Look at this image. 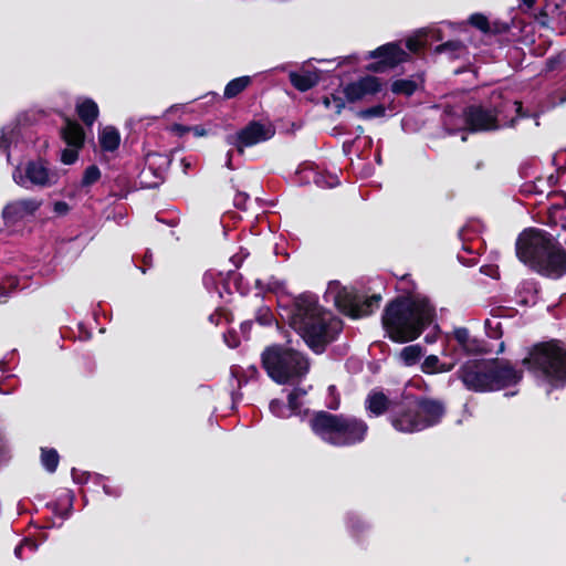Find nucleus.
Wrapping results in <instances>:
<instances>
[{
	"label": "nucleus",
	"mask_w": 566,
	"mask_h": 566,
	"mask_svg": "<svg viewBox=\"0 0 566 566\" xmlns=\"http://www.w3.org/2000/svg\"><path fill=\"white\" fill-rule=\"evenodd\" d=\"M290 325L314 352L321 353L342 331V322L318 305L314 294H302L294 301Z\"/></svg>",
	"instance_id": "f257e3e1"
},
{
	"label": "nucleus",
	"mask_w": 566,
	"mask_h": 566,
	"mask_svg": "<svg viewBox=\"0 0 566 566\" xmlns=\"http://www.w3.org/2000/svg\"><path fill=\"white\" fill-rule=\"evenodd\" d=\"M516 255L542 275L559 279L566 273V251L542 230L522 232L516 241Z\"/></svg>",
	"instance_id": "f03ea898"
},
{
	"label": "nucleus",
	"mask_w": 566,
	"mask_h": 566,
	"mask_svg": "<svg viewBox=\"0 0 566 566\" xmlns=\"http://www.w3.org/2000/svg\"><path fill=\"white\" fill-rule=\"evenodd\" d=\"M433 308L426 298H397L387 305L382 325L389 338L397 343L416 339L432 322Z\"/></svg>",
	"instance_id": "7ed1b4c3"
},
{
	"label": "nucleus",
	"mask_w": 566,
	"mask_h": 566,
	"mask_svg": "<svg viewBox=\"0 0 566 566\" xmlns=\"http://www.w3.org/2000/svg\"><path fill=\"white\" fill-rule=\"evenodd\" d=\"M463 386L474 392H490L518 384L523 377L509 363L499 359H469L457 370Z\"/></svg>",
	"instance_id": "20e7f679"
},
{
	"label": "nucleus",
	"mask_w": 566,
	"mask_h": 566,
	"mask_svg": "<svg viewBox=\"0 0 566 566\" xmlns=\"http://www.w3.org/2000/svg\"><path fill=\"white\" fill-rule=\"evenodd\" d=\"M443 415L440 400L419 399L392 405L389 420L397 431L412 433L439 423Z\"/></svg>",
	"instance_id": "39448f33"
},
{
	"label": "nucleus",
	"mask_w": 566,
	"mask_h": 566,
	"mask_svg": "<svg viewBox=\"0 0 566 566\" xmlns=\"http://www.w3.org/2000/svg\"><path fill=\"white\" fill-rule=\"evenodd\" d=\"M523 364L552 388L566 384V349L556 340L535 345Z\"/></svg>",
	"instance_id": "423d86ee"
},
{
	"label": "nucleus",
	"mask_w": 566,
	"mask_h": 566,
	"mask_svg": "<svg viewBox=\"0 0 566 566\" xmlns=\"http://www.w3.org/2000/svg\"><path fill=\"white\" fill-rule=\"evenodd\" d=\"M262 364L270 378L279 384L302 379L310 369L307 358L289 345H273L262 354Z\"/></svg>",
	"instance_id": "0eeeda50"
},
{
	"label": "nucleus",
	"mask_w": 566,
	"mask_h": 566,
	"mask_svg": "<svg viewBox=\"0 0 566 566\" xmlns=\"http://www.w3.org/2000/svg\"><path fill=\"white\" fill-rule=\"evenodd\" d=\"M12 178L18 186L27 190L45 189L59 184L61 170L42 159L30 160L24 166L15 167Z\"/></svg>",
	"instance_id": "6e6552de"
},
{
	"label": "nucleus",
	"mask_w": 566,
	"mask_h": 566,
	"mask_svg": "<svg viewBox=\"0 0 566 566\" xmlns=\"http://www.w3.org/2000/svg\"><path fill=\"white\" fill-rule=\"evenodd\" d=\"M326 296L332 300L335 305L353 318L368 316L375 308L379 306L381 296L374 294L373 296L360 301L353 290L342 286L338 282L328 284Z\"/></svg>",
	"instance_id": "1a4fd4ad"
},
{
	"label": "nucleus",
	"mask_w": 566,
	"mask_h": 566,
	"mask_svg": "<svg viewBox=\"0 0 566 566\" xmlns=\"http://www.w3.org/2000/svg\"><path fill=\"white\" fill-rule=\"evenodd\" d=\"M275 135V128L270 123L251 122L235 134L227 137V143L234 146L240 154L244 148L266 142Z\"/></svg>",
	"instance_id": "9d476101"
},
{
	"label": "nucleus",
	"mask_w": 566,
	"mask_h": 566,
	"mask_svg": "<svg viewBox=\"0 0 566 566\" xmlns=\"http://www.w3.org/2000/svg\"><path fill=\"white\" fill-rule=\"evenodd\" d=\"M339 415L327 411L314 412L308 419V426L313 433L322 441L337 447Z\"/></svg>",
	"instance_id": "9b49d317"
},
{
	"label": "nucleus",
	"mask_w": 566,
	"mask_h": 566,
	"mask_svg": "<svg viewBox=\"0 0 566 566\" xmlns=\"http://www.w3.org/2000/svg\"><path fill=\"white\" fill-rule=\"evenodd\" d=\"M41 206L42 200L34 197L9 201L2 209V219L8 226L17 224L32 218Z\"/></svg>",
	"instance_id": "f8f14e48"
},
{
	"label": "nucleus",
	"mask_w": 566,
	"mask_h": 566,
	"mask_svg": "<svg viewBox=\"0 0 566 566\" xmlns=\"http://www.w3.org/2000/svg\"><path fill=\"white\" fill-rule=\"evenodd\" d=\"M408 53L396 43L385 44L374 51L367 52L365 59H378L376 63L368 66L374 72H384L391 69L408 59Z\"/></svg>",
	"instance_id": "ddd939ff"
},
{
	"label": "nucleus",
	"mask_w": 566,
	"mask_h": 566,
	"mask_svg": "<svg viewBox=\"0 0 566 566\" xmlns=\"http://www.w3.org/2000/svg\"><path fill=\"white\" fill-rule=\"evenodd\" d=\"M337 447H347L361 442L368 430V426L361 419L354 416L339 415Z\"/></svg>",
	"instance_id": "4468645a"
},
{
	"label": "nucleus",
	"mask_w": 566,
	"mask_h": 566,
	"mask_svg": "<svg viewBox=\"0 0 566 566\" xmlns=\"http://www.w3.org/2000/svg\"><path fill=\"white\" fill-rule=\"evenodd\" d=\"M465 123L472 132L495 130L501 127L494 109L470 106L464 112Z\"/></svg>",
	"instance_id": "2eb2a0df"
},
{
	"label": "nucleus",
	"mask_w": 566,
	"mask_h": 566,
	"mask_svg": "<svg viewBox=\"0 0 566 566\" xmlns=\"http://www.w3.org/2000/svg\"><path fill=\"white\" fill-rule=\"evenodd\" d=\"M203 285L209 292H216L220 297H223V291L231 293V283L233 281L234 289L244 294V290L238 282V275L228 271L226 274L217 270H208L203 275Z\"/></svg>",
	"instance_id": "dca6fc26"
},
{
	"label": "nucleus",
	"mask_w": 566,
	"mask_h": 566,
	"mask_svg": "<svg viewBox=\"0 0 566 566\" xmlns=\"http://www.w3.org/2000/svg\"><path fill=\"white\" fill-rule=\"evenodd\" d=\"M380 81L375 76L368 75L346 85L343 93L347 101L356 102L367 96L375 95L380 91Z\"/></svg>",
	"instance_id": "f3484780"
},
{
	"label": "nucleus",
	"mask_w": 566,
	"mask_h": 566,
	"mask_svg": "<svg viewBox=\"0 0 566 566\" xmlns=\"http://www.w3.org/2000/svg\"><path fill=\"white\" fill-rule=\"evenodd\" d=\"M452 336L455 340V346L451 349L452 354L479 355L485 352L483 343L464 327L454 328Z\"/></svg>",
	"instance_id": "a211bd4d"
},
{
	"label": "nucleus",
	"mask_w": 566,
	"mask_h": 566,
	"mask_svg": "<svg viewBox=\"0 0 566 566\" xmlns=\"http://www.w3.org/2000/svg\"><path fill=\"white\" fill-rule=\"evenodd\" d=\"M306 395L305 389L295 388L289 395V403L285 405L279 399H273L270 402V411L277 418H289L296 413L302 405L300 400Z\"/></svg>",
	"instance_id": "6ab92c4d"
},
{
	"label": "nucleus",
	"mask_w": 566,
	"mask_h": 566,
	"mask_svg": "<svg viewBox=\"0 0 566 566\" xmlns=\"http://www.w3.org/2000/svg\"><path fill=\"white\" fill-rule=\"evenodd\" d=\"M24 139V133L19 124L10 123L2 127L0 135V154L6 155L7 160L10 161L11 149L19 148Z\"/></svg>",
	"instance_id": "aec40b11"
},
{
	"label": "nucleus",
	"mask_w": 566,
	"mask_h": 566,
	"mask_svg": "<svg viewBox=\"0 0 566 566\" xmlns=\"http://www.w3.org/2000/svg\"><path fill=\"white\" fill-rule=\"evenodd\" d=\"M76 113L85 125L91 127L99 115L95 101L90 97H78L75 103Z\"/></svg>",
	"instance_id": "412c9836"
},
{
	"label": "nucleus",
	"mask_w": 566,
	"mask_h": 566,
	"mask_svg": "<svg viewBox=\"0 0 566 566\" xmlns=\"http://www.w3.org/2000/svg\"><path fill=\"white\" fill-rule=\"evenodd\" d=\"M98 145L104 153H114L120 145V134L114 126H105L98 130Z\"/></svg>",
	"instance_id": "4be33fe9"
},
{
	"label": "nucleus",
	"mask_w": 566,
	"mask_h": 566,
	"mask_svg": "<svg viewBox=\"0 0 566 566\" xmlns=\"http://www.w3.org/2000/svg\"><path fill=\"white\" fill-rule=\"evenodd\" d=\"M290 81L296 90L301 92H306L318 83L319 74L317 71L310 70H304L301 72H291Z\"/></svg>",
	"instance_id": "5701e85b"
},
{
	"label": "nucleus",
	"mask_w": 566,
	"mask_h": 566,
	"mask_svg": "<svg viewBox=\"0 0 566 566\" xmlns=\"http://www.w3.org/2000/svg\"><path fill=\"white\" fill-rule=\"evenodd\" d=\"M62 138L67 146L82 148L84 145L85 133L83 127L73 120H67L61 130Z\"/></svg>",
	"instance_id": "b1692460"
},
{
	"label": "nucleus",
	"mask_w": 566,
	"mask_h": 566,
	"mask_svg": "<svg viewBox=\"0 0 566 566\" xmlns=\"http://www.w3.org/2000/svg\"><path fill=\"white\" fill-rule=\"evenodd\" d=\"M457 363L458 359L444 363L437 355H429L421 363V371L428 375L449 373L455 367Z\"/></svg>",
	"instance_id": "393cba45"
},
{
	"label": "nucleus",
	"mask_w": 566,
	"mask_h": 566,
	"mask_svg": "<svg viewBox=\"0 0 566 566\" xmlns=\"http://www.w3.org/2000/svg\"><path fill=\"white\" fill-rule=\"evenodd\" d=\"M73 492L65 490L59 495L57 500L53 503H50L49 506L54 512V514L61 516L62 518H69L73 511Z\"/></svg>",
	"instance_id": "a878e982"
},
{
	"label": "nucleus",
	"mask_w": 566,
	"mask_h": 566,
	"mask_svg": "<svg viewBox=\"0 0 566 566\" xmlns=\"http://www.w3.org/2000/svg\"><path fill=\"white\" fill-rule=\"evenodd\" d=\"M390 401L381 391H371L366 398V408L374 416H380L391 409Z\"/></svg>",
	"instance_id": "bb28decb"
},
{
	"label": "nucleus",
	"mask_w": 566,
	"mask_h": 566,
	"mask_svg": "<svg viewBox=\"0 0 566 566\" xmlns=\"http://www.w3.org/2000/svg\"><path fill=\"white\" fill-rule=\"evenodd\" d=\"M251 82L252 77L247 75L231 80L224 87L223 97L230 99L238 96Z\"/></svg>",
	"instance_id": "cd10ccee"
},
{
	"label": "nucleus",
	"mask_w": 566,
	"mask_h": 566,
	"mask_svg": "<svg viewBox=\"0 0 566 566\" xmlns=\"http://www.w3.org/2000/svg\"><path fill=\"white\" fill-rule=\"evenodd\" d=\"M59 453L55 449L42 448L41 449V463L43 468L50 472H55L59 464Z\"/></svg>",
	"instance_id": "c85d7f7f"
},
{
	"label": "nucleus",
	"mask_w": 566,
	"mask_h": 566,
	"mask_svg": "<svg viewBox=\"0 0 566 566\" xmlns=\"http://www.w3.org/2000/svg\"><path fill=\"white\" fill-rule=\"evenodd\" d=\"M423 355L422 347L420 345H410L402 348L400 352V358L407 366L415 365Z\"/></svg>",
	"instance_id": "c756f323"
},
{
	"label": "nucleus",
	"mask_w": 566,
	"mask_h": 566,
	"mask_svg": "<svg viewBox=\"0 0 566 566\" xmlns=\"http://www.w3.org/2000/svg\"><path fill=\"white\" fill-rule=\"evenodd\" d=\"M391 90L396 94L409 96L417 90V83L412 80H397L392 83Z\"/></svg>",
	"instance_id": "7c9ffc66"
},
{
	"label": "nucleus",
	"mask_w": 566,
	"mask_h": 566,
	"mask_svg": "<svg viewBox=\"0 0 566 566\" xmlns=\"http://www.w3.org/2000/svg\"><path fill=\"white\" fill-rule=\"evenodd\" d=\"M72 479L77 484L92 482L95 485L96 482H103L102 475L93 474L86 471H80L77 469L72 470Z\"/></svg>",
	"instance_id": "2f4dec72"
},
{
	"label": "nucleus",
	"mask_w": 566,
	"mask_h": 566,
	"mask_svg": "<svg viewBox=\"0 0 566 566\" xmlns=\"http://www.w3.org/2000/svg\"><path fill=\"white\" fill-rule=\"evenodd\" d=\"M101 178V170L97 166L91 165L88 166L83 174L81 186L82 187H90L97 182Z\"/></svg>",
	"instance_id": "473e14b6"
},
{
	"label": "nucleus",
	"mask_w": 566,
	"mask_h": 566,
	"mask_svg": "<svg viewBox=\"0 0 566 566\" xmlns=\"http://www.w3.org/2000/svg\"><path fill=\"white\" fill-rule=\"evenodd\" d=\"M323 103L327 109L334 112L335 114H339L345 107V101L338 94H331L329 96H325Z\"/></svg>",
	"instance_id": "72a5a7b5"
},
{
	"label": "nucleus",
	"mask_w": 566,
	"mask_h": 566,
	"mask_svg": "<svg viewBox=\"0 0 566 566\" xmlns=\"http://www.w3.org/2000/svg\"><path fill=\"white\" fill-rule=\"evenodd\" d=\"M255 285L260 291L280 292L283 290V283L275 277H270L266 282L263 280H255Z\"/></svg>",
	"instance_id": "f704fd0d"
},
{
	"label": "nucleus",
	"mask_w": 566,
	"mask_h": 566,
	"mask_svg": "<svg viewBox=\"0 0 566 566\" xmlns=\"http://www.w3.org/2000/svg\"><path fill=\"white\" fill-rule=\"evenodd\" d=\"M19 280L17 277H9L0 285V303L7 302L12 291L19 289Z\"/></svg>",
	"instance_id": "c9c22d12"
},
{
	"label": "nucleus",
	"mask_w": 566,
	"mask_h": 566,
	"mask_svg": "<svg viewBox=\"0 0 566 566\" xmlns=\"http://www.w3.org/2000/svg\"><path fill=\"white\" fill-rule=\"evenodd\" d=\"M485 331L489 337L500 338L502 336V324L496 316L485 321Z\"/></svg>",
	"instance_id": "e433bc0d"
},
{
	"label": "nucleus",
	"mask_w": 566,
	"mask_h": 566,
	"mask_svg": "<svg viewBox=\"0 0 566 566\" xmlns=\"http://www.w3.org/2000/svg\"><path fill=\"white\" fill-rule=\"evenodd\" d=\"M426 45H427V39H426V34L424 33H420V34H417L413 38H410L407 41V43H406V46L412 53L419 52Z\"/></svg>",
	"instance_id": "4c0bfd02"
},
{
	"label": "nucleus",
	"mask_w": 566,
	"mask_h": 566,
	"mask_svg": "<svg viewBox=\"0 0 566 566\" xmlns=\"http://www.w3.org/2000/svg\"><path fill=\"white\" fill-rule=\"evenodd\" d=\"M314 182L318 186V187H327V188H332V187H335L336 185H338V178L336 175H328V176H325L323 174H315L314 176Z\"/></svg>",
	"instance_id": "58836bf2"
},
{
	"label": "nucleus",
	"mask_w": 566,
	"mask_h": 566,
	"mask_svg": "<svg viewBox=\"0 0 566 566\" xmlns=\"http://www.w3.org/2000/svg\"><path fill=\"white\" fill-rule=\"evenodd\" d=\"M81 148H77L75 146H67L65 149L61 153V161L64 165H73L77 158H78V150Z\"/></svg>",
	"instance_id": "ea45409f"
},
{
	"label": "nucleus",
	"mask_w": 566,
	"mask_h": 566,
	"mask_svg": "<svg viewBox=\"0 0 566 566\" xmlns=\"http://www.w3.org/2000/svg\"><path fill=\"white\" fill-rule=\"evenodd\" d=\"M386 114V108L382 105H376L366 109H361L358 116L364 119H370L375 117H382Z\"/></svg>",
	"instance_id": "a19ab883"
},
{
	"label": "nucleus",
	"mask_w": 566,
	"mask_h": 566,
	"mask_svg": "<svg viewBox=\"0 0 566 566\" xmlns=\"http://www.w3.org/2000/svg\"><path fill=\"white\" fill-rule=\"evenodd\" d=\"M348 528L354 533L358 534L368 527L367 523H365L359 516L352 515L347 520Z\"/></svg>",
	"instance_id": "79ce46f5"
},
{
	"label": "nucleus",
	"mask_w": 566,
	"mask_h": 566,
	"mask_svg": "<svg viewBox=\"0 0 566 566\" xmlns=\"http://www.w3.org/2000/svg\"><path fill=\"white\" fill-rule=\"evenodd\" d=\"M95 485L102 486L104 493L108 496L118 497L122 494V489L118 485H111L104 476L103 482H96Z\"/></svg>",
	"instance_id": "37998d69"
},
{
	"label": "nucleus",
	"mask_w": 566,
	"mask_h": 566,
	"mask_svg": "<svg viewBox=\"0 0 566 566\" xmlns=\"http://www.w3.org/2000/svg\"><path fill=\"white\" fill-rule=\"evenodd\" d=\"M470 23L484 33L489 32V30H490L489 21H488L486 17H484L482 14H478V13L472 14L470 17Z\"/></svg>",
	"instance_id": "c03bdc74"
},
{
	"label": "nucleus",
	"mask_w": 566,
	"mask_h": 566,
	"mask_svg": "<svg viewBox=\"0 0 566 566\" xmlns=\"http://www.w3.org/2000/svg\"><path fill=\"white\" fill-rule=\"evenodd\" d=\"M460 238L463 242L462 248L463 250L472 253L475 251V248L473 247L472 238L470 235V228L465 227L460 231Z\"/></svg>",
	"instance_id": "a18cd8bd"
},
{
	"label": "nucleus",
	"mask_w": 566,
	"mask_h": 566,
	"mask_svg": "<svg viewBox=\"0 0 566 566\" xmlns=\"http://www.w3.org/2000/svg\"><path fill=\"white\" fill-rule=\"evenodd\" d=\"M24 547H28L32 552L38 549V545L32 539L25 538L14 548V555L17 558H21V552Z\"/></svg>",
	"instance_id": "49530a36"
},
{
	"label": "nucleus",
	"mask_w": 566,
	"mask_h": 566,
	"mask_svg": "<svg viewBox=\"0 0 566 566\" xmlns=\"http://www.w3.org/2000/svg\"><path fill=\"white\" fill-rule=\"evenodd\" d=\"M70 211V206L65 201H55L53 203V212L57 217L66 216Z\"/></svg>",
	"instance_id": "de8ad7c7"
},
{
	"label": "nucleus",
	"mask_w": 566,
	"mask_h": 566,
	"mask_svg": "<svg viewBox=\"0 0 566 566\" xmlns=\"http://www.w3.org/2000/svg\"><path fill=\"white\" fill-rule=\"evenodd\" d=\"M249 255V252L244 249H241L239 253L234 254L230 261L233 263L235 268H239L243 260Z\"/></svg>",
	"instance_id": "09e8293b"
},
{
	"label": "nucleus",
	"mask_w": 566,
	"mask_h": 566,
	"mask_svg": "<svg viewBox=\"0 0 566 566\" xmlns=\"http://www.w3.org/2000/svg\"><path fill=\"white\" fill-rule=\"evenodd\" d=\"M224 342L230 348H235L239 345L237 335L232 332L224 334Z\"/></svg>",
	"instance_id": "8fccbe9b"
},
{
	"label": "nucleus",
	"mask_w": 566,
	"mask_h": 566,
	"mask_svg": "<svg viewBox=\"0 0 566 566\" xmlns=\"http://www.w3.org/2000/svg\"><path fill=\"white\" fill-rule=\"evenodd\" d=\"M563 60H564V57H563L562 55H557V56H554V57L548 59V60H547V62H546V69H547L548 71H554V70H556L557 65H558L559 63H562V62H563Z\"/></svg>",
	"instance_id": "3c124183"
},
{
	"label": "nucleus",
	"mask_w": 566,
	"mask_h": 566,
	"mask_svg": "<svg viewBox=\"0 0 566 566\" xmlns=\"http://www.w3.org/2000/svg\"><path fill=\"white\" fill-rule=\"evenodd\" d=\"M461 48V44L460 42H447V43H443L441 45H439L437 48V51L438 52H443L446 51L447 49H450V50H453V51H457Z\"/></svg>",
	"instance_id": "603ef678"
},
{
	"label": "nucleus",
	"mask_w": 566,
	"mask_h": 566,
	"mask_svg": "<svg viewBox=\"0 0 566 566\" xmlns=\"http://www.w3.org/2000/svg\"><path fill=\"white\" fill-rule=\"evenodd\" d=\"M223 318L227 319L223 311H217L209 316L210 322L216 325L221 324Z\"/></svg>",
	"instance_id": "864d4df0"
},
{
	"label": "nucleus",
	"mask_w": 566,
	"mask_h": 566,
	"mask_svg": "<svg viewBox=\"0 0 566 566\" xmlns=\"http://www.w3.org/2000/svg\"><path fill=\"white\" fill-rule=\"evenodd\" d=\"M190 132L197 137H202L207 135L206 128L199 125L190 126Z\"/></svg>",
	"instance_id": "5fc2aeb1"
},
{
	"label": "nucleus",
	"mask_w": 566,
	"mask_h": 566,
	"mask_svg": "<svg viewBox=\"0 0 566 566\" xmlns=\"http://www.w3.org/2000/svg\"><path fill=\"white\" fill-rule=\"evenodd\" d=\"M155 159H160V160L163 161V164H165V165H167V163H168V161H167V159H166L165 157H163V156H160V155H158V154H150V155H148V157H147V164H148V166H149V167L151 166V164H153V161H154Z\"/></svg>",
	"instance_id": "6e6d98bb"
},
{
	"label": "nucleus",
	"mask_w": 566,
	"mask_h": 566,
	"mask_svg": "<svg viewBox=\"0 0 566 566\" xmlns=\"http://www.w3.org/2000/svg\"><path fill=\"white\" fill-rule=\"evenodd\" d=\"M174 130H175L178 135H184V134H186V133H189V132H190V126L175 125V126H174Z\"/></svg>",
	"instance_id": "4d7b16f0"
},
{
	"label": "nucleus",
	"mask_w": 566,
	"mask_h": 566,
	"mask_svg": "<svg viewBox=\"0 0 566 566\" xmlns=\"http://www.w3.org/2000/svg\"><path fill=\"white\" fill-rule=\"evenodd\" d=\"M512 107L516 111V113L518 114V116H521V117H524V116H525V114H523V113H522V104H521V103H518V102H514V103L512 104Z\"/></svg>",
	"instance_id": "13d9d810"
},
{
	"label": "nucleus",
	"mask_w": 566,
	"mask_h": 566,
	"mask_svg": "<svg viewBox=\"0 0 566 566\" xmlns=\"http://www.w3.org/2000/svg\"><path fill=\"white\" fill-rule=\"evenodd\" d=\"M232 154H233V153H232V150H229V151L227 153V161H226V166H227V168H229V169H233V166H232Z\"/></svg>",
	"instance_id": "bf43d9fd"
},
{
	"label": "nucleus",
	"mask_w": 566,
	"mask_h": 566,
	"mask_svg": "<svg viewBox=\"0 0 566 566\" xmlns=\"http://www.w3.org/2000/svg\"><path fill=\"white\" fill-rule=\"evenodd\" d=\"M181 165L184 167L185 172H187V170L191 167V164L187 159H182Z\"/></svg>",
	"instance_id": "052dcab7"
},
{
	"label": "nucleus",
	"mask_w": 566,
	"mask_h": 566,
	"mask_svg": "<svg viewBox=\"0 0 566 566\" xmlns=\"http://www.w3.org/2000/svg\"><path fill=\"white\" fill-rule=\"evenodd\" d=\"M248 371H249V374H250V376H251V377L258 374V369H256V367H255V366H250V367L248 368Z\"/></svg>",
	"instance_id": "680f3d73"
},
{
	"label": "nucleus",
	"mask_w": 566,
	"mask_h": 566,
	"mask_svg": "<svg viewBox=\"0 0 566 566\" xmlns=\"http://www.w3.org/2000/svg\"><path fill=\"white\" fill-rule=\"evenodd\" d=\"M528 8L533 7L536 0H521Z\"/></svg>",
	"instance_id": "e2e57ef3"
},
{
	"label": "nucleus",
	"mask_w": 566,
	"mask_h": 566,
	"mask_svg": "<svg viewBox=\"0 0 566 566\" xmlns=\"http://www.w3.org/2000/svg\"><path fill=\"white\" fill-rule=\"evenodd\" d=\"M10 392H11V389H6V390H4V389H2V388L0 387V394L8 395V394H10Z\"/></svg>",
	"instance_id": "0e129e2a"
},
{
	"label": "nucleus",
	"mask_w": 566,
	"mask_h": 566,
	"mask_svg": "<svg viewBox=\"0 0 566 566\" xmlns=\"http://www.w3.org/2000/svg\"><path fill=\"white\" fill-rule=\"evenodd\" d=\"M504 350V343H500L497 353H502Z\"/></svg>",
	"instance_id": "69168bd1"
},
{
	"label": "nucleus",
	"mask_w": 566,
	"mask_h": 566,
	"mask_svg": "<svg viewBox=\"0 0 566 566\" xmlns=\"http://www.w3.org/2000/svg\"><path fill=\"white\" fill-rule=\"evenodd\" d=\"M239 199H245V195L244 193H239L235 201H239Z\"/></svg>",
	"instance_id": "338daca9"
},
{
	"label": "nucleus",
	"mask_w": 566,
	"mask_h": 566,
	"mask_svg": "<svg viewBox=\"0 0 566 566\" xmlns=\"http://www.w3.org/2000/svg\"><path fill=\"white\" fill-rule=\"evenodd\" d=\"M231 371H232L233 375H237L239 373V368L234 367V368H232Z\"/></svg>",
	"instance_id": "774afa93"
}]
</instances>
